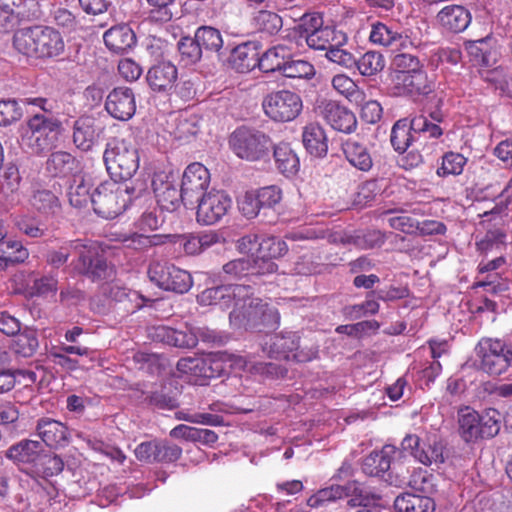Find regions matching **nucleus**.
Masks as SVG:
<instances>
[{"instance_id":"f257e3e1","label":"nucleus","mask_w":512,"mask_h":512,"mask_svg":"<svg viewBox=\"0 0 512 512\" xmlns=\"http://www.w3.org/2000/svg\"><path fill=\"white\" fill-rule=\"evenodd\" d=\"M250 290L245 285H226V297H233V310L230 312V324L236 328H275L279 316L275 309L268 308L258 298L249 296Z\"/></svg>"},{"instance_id":"09e8293b","label":"nucleus","mask_w":512,"mask_h":512,"mask_svg":"<svg viewBox=\"0 0 512 512\" xmlns=\"http://www.w3.org/2000/svg\"><path fill=\"white\" fill-rule=\"evenodd\" d=\"M0 253L4 255L11 264L23 263L29 257L28 249L19 240L6 239L0 242Z\"/></svg>"},{"instance_id":"bf43d9fd","label":"nucleus","mask_w":512,"mask_h":512,"mask_svg":"<svg viewBox=\"0 0 512 512\" xmlns=\"http://www.w3.org/2000/svg\"><path fill=\"white\" fill-rule=\"evenodd\" d=\"M149 5V18L155 22H168L173 17L175 0H146Z\"/></svg>"},{"instance_id":"5701e85b","label":"nucleus","mask_w":512,"mask_h":512,"mask_svg":"<svg viewBox=\"0 0 512 512\" xmlns=\"http://www.w3.org/2000/svg\"><path fill=\"white\" fill-rule=\"evenodd\" d=\"M322 115L334 130L351 133L356 129L357 120L355 115L336 102H327L323 106Z\"/></svg>"},{"instance_id":"13d9d810","label":"nucleus","mask_w":512,"mask_h":512,"mask_svg":"<svg viewBox=\"0 0 512 512\" xmlns=\"http://www.w3.org/2000/svg\"><path fill=\"white\" fill-rule=\"evenodd\" d=\"M256 26L259 30L269 35H274L280 31L283 26L282 18L275 12L261 10L255 17Z\"/></svg>"},{"instance_id":"f8f14e48","label":"nucleus","mask_w":512,"mask_h":512,"mask_svg":"<svg viewBox=\"0 0 512 512\" xmlns=\"http://www.w3.org/2000/svg\"><path fill=\"white\" fill-rule=\"evenodd\" d=\"M210 182V173L201 163L194 162L186 167L183 172L180 190L182 192V203L186 207L194 208L200 200L203 192Z\"/></svg>"},{"instance_id":"37998d69","label":"nucleus","mask_w":512,"mask_h":512,"mask_svg":"<svg viewBox=\"0 0 512 512\" xmlns=\"http://www.w3.org/2000/svg\"><path fill=\"white\" fill-rule=\"evenodd\" d=\"M274 159L281 173L293 175L298 171L299 159L288 144L281 143L274 147Z\"/></svg>"},{"instance_id":"7ed1b4c3","label":"nucleus","mask_w":512,"mask_h":512,"mask_svg":"<svg viewBox=\"0 0 512 512\" xmlns=\"http://www.w3.org/2000/svg\"><path fill=\"white\" fill-rule=\"evenodd\" d=\"M24 102L38 106L44 112L36 113L29 119L27 128L21 137V145L34 154L50 151L55 147L61 133V122L46 113V99L26 98Z\"/></svg>"},{"instance_id":"9b49d317","label":"nucleus","mask_w":512,"mask_h":512,"mask_svg":"<svg viewBox=\"0 0 512 512\" xmlns=\"http://www.w3.org/2000/svg\"><path fill=\"white\" fill-rule=\"evenodd\" d=\"M150 280L158 287L183 294L188 292L193 280L190 273L168 262H153L148 269Z\"/></svg>"},{"instance_id":"20e7f679","label":"nucleus","mask_w":512,"mask_h":512,"mask_svg":"<svg viewBox=\"0 0 512 512\" xmlns=\"http://www.w3.org/2000/svg\"><path fill=\"white\" fill-rule=\"evenodd\" d=\"M13 46L21 54L36 58H53L61 55L65 44L61 34L52 27L36 25L17 30Z\"/></svg>"},{"instance_id":"e2e57ef3","label":"nucleus","mask_w":512,"mask_h":512,"mask_svg":"<svg viewBox=\"0 0 512 512\" xmlns=\"http://www.w3.org/2000/svg\"><path fill=\"white\" fill-rule=\"evenodd\" d=\"M256 194L261 210L274 208L282 199L281 190L276 186L263 187Z\"/></svg>"},{"instance_id":"79ce46f5","label":"nucleus","mask_w":512,"mask_h":512,"mask_svg":"<svg viewBox=\"0 0 512 512\" xmlns=\"http://www.w3.org/2000/svg\"><path fill=\"white\" fill-rule=\"evenodd\" d=\"M30 204L35 210L44 215H55L61 208L58 197L46 189L34 190L30 198Z\"/></svg>"},{"instance_id":"3c124183","label":"nucleus","mask_w":512,"mask_h":512,"mask_svg":"<svg viewBox=\"0 0 512 512\" xmlns=\"http://www.w3.org/2000/svg\"><path fill=\"white\" fill-rule=\"evenodd\" d=\"M392 65L395 70L394 82L398 80L400 74H410L424 67L418 57L408 53L395 55Z\"/></svg>"},{"instance_id":"7c9ffc66","label":"nucleus","mask_w":512,"mask_h":512,"mask_svg":"<svg viewBox=\"0 0 512 512\" xmlns=\"http://www.w3.org/2000/svg\"><path fill=\"white\" fill-rule=\"evenodd\" d=\"M178 376L186 381L203 385L207 378V371L203 356L185 357L177 362Z\"/></svg>"},{"instance_id":"2f4dec72","label":"nucleus","mask_w":512,"mask_h":512,"mask_svg":"<svg viewBox=\"0 0 512 512\" xmlns=\"http://www.w3.org/2000/svg\"><path fill=\"white\" fill-rule=\"evenodd\" d=\"M345 158L354 168L367 172L373 166L372 156L364 143L357 140H347L342 144Z\"/></svg>"},{"instance_id":"f3484780","label":"nucleus","mask_w":512,"mask_h":512,"mask_svg":"<svg viewBox=\"0 0 512 512\" xmlns=\"http://www.w3.org/2000/svg\"><path fill=\"white\" fill-rule=\"evenodd\" d=\"M197 220L205 225L217 223L224 216V192L211 190L197 202Z\"/></svg>"},{"instance_id":"4d7b16f0","label":"nucleus","mask_w":512,"mask_h":512,"mask_svg":"<svg viewBox=\"0 0 512 512\" xmlns=\"http://www.w3.org/2000/svg\"><path fill=\"white\" fill-rule=\"evenodd\" d=\"M281 73L288 78L310 79L315 75V69L308 61L287 59Z\"/></svg>"},{"instance_id":"a211bd4d","label":"nucleus","mask_w":512,"mask_h":512,"mask_svg":"<svg viewBox=\"0 0 512 512\" xmlns=\"http://www.w3.org/2000/svg\"><path fill=\"white\" fill-rule=\"evenodd\" d=\"M36 431L42 441L51 448L65 447L70 441L68 428L62 422L52 418L39 419Z\"/></svg>"},{"instance_id":"4c0bfd02","label":"nucleus","mask_w":512,"mask_h":512,"mask_svg":"<svg viewBox=\"0 0 512 512\" xmlns=\"http://www.w3.org/2000/svg\"><path fill=\"white\" fill-rule=\"evenodd\" d=\"M394 507L398 512L435 511V503L430 497L410 493L398 495L394 500Z\"/></svg>"},{"instance_id":"6ab92c4d","label":"nucleus","mask_w":512,"mask_h":512,"mask_svg":"<svg viewBox=\"0 0 512 512\" xmlns=\"http://www.w3.org/2000/svg\"><path fill=\"white\" fill-rule=\"evenodd\" d=\"M152 337L157 341L179 348H193L198 343V332L191 327L176 330L164 325L156 326L153 328Z\"/></svg>"},{"instance_id":"a878e982","label":"nucleus","mask_w":512,"mask_h":512,"mask_svg":"<svg viewBox=\"0 0 512 512\" xmlns=\"http://www.w3.org/2000/svg\"><path fill=\"white\" fill-rule=\"evenodd\" d=\"M42 451L43 446L40 442L22 440L6 451V457L19 465H28L33 471Z\"/></svg>"},{"instance_id":"473e14b6","label":"nucleus","mask_w":512,"mask_h":512,"mask_svg":"<svg viewBox=\"0 0 512 512\" xmlns=\"http://www.w3.org/2000/svg\"><path fill=\"white\" fill-rule=\"evenodd\" d=\"M91 178L83 173L74 175L68 187V199L72 206L76 208L86 207L92 204V187Z\"/></svg>"},{"instance_id":"412c9836","label":"nucleus","mask_w":512,"mask_h":512,"mask_svg":"<svg viewBox=\"0 0 512 512\" xmlns=\"http://www.w3.org/2000/svg\"><path fill=\"white\" fill-rule=\"evenodd\" d=\"M395 86L403 94L410 96H426L434 90V83L428 78L424 67L410 74H400Z\"/></svg>"},{"instance_id":"a19ab883","label":"nucleus","mask_w":512,"mask_h":512,"mask_svg":"<svg viewBox=\"0 0 512 512\" xmlns=\"http://www.w3.org/2000/svg\"><path fill=\"white\" fill-rule=\"evenodd\" d=\"M415 459L426 466H431L433 464L438 466L444 463L443 443L438 441L436 438H428L427 442L421 443V450H417Z\"/></svg>"},{"instance_id":"c03bdc74","label":"nucleus","mask_w":512,"mask_h":512,"mask_svg":"<svg viewBox=\"0 0 512 512\" xmlns=\"http://www.w3.org/2000/svg\"><path fill=\"white\" fill-rule=\"evenodd\" d=\"M356 67L363 76H374L385 67V59L378 51H367L360 58H356Z\"/></svg>"},{"instance_id":"b1692460","label":"nucleus","mask_w":512,"mask_h":512,"mask_svg":"<svg viewBox=\"0 0 512 512\" xmlns=\"http://www.w3.org/2000/svg\"><path fill=\"white\" fill-rule=\"evenodd\" d=\"M178 78L176 66L170 61H162L152 66L147 73L149 86L155 91H169Z\"/></svg>"},{"instance_id":"1a4fd4ad","label":"nucleus","mask_w":512,"mask_h":512,"mask_svg":"<svg viewBox=\"0 0 512 512\" xmlns=\"http://www.w3.org/2000/svg\"><path fill=\"white\" fill-rule=\"evenodd\" d=\"M233 153L247 161H258L269 155L272 146L270 138L263 132L247 128H237L229 137Z\"/></svg>"},{"instance_id":"49530a36","label":"nucleus","mask_w":512,"mask_h":512,"mask_svg":"<svg viewBox=\"0 0 512 512\" xmlns=\"http://www.w3.org/2000/svg\"><path fill=\"white\" fill-rule=\"evenodd\" d=\"M466 163L467 158L462 154L450 151L443 155L441 166L437 169L436 173L440 177L460 175Z\"/></svg>"},{"instance_id":"6e6552de","label":"nucleus","mask_w":512,"mask_h":512,"mask_svg":"<svg viewBox=\"0 0 512 512\" xmlns=\"http://www.w3.org/2000/svg\"><path fill=\"white\" fill-rule=\"evenodd\" d=\"M475 354L480 369L490 376H500L512 368V347L502 339H480L475 347Z\"/></svg>"},{"instance_id":"4468645a","label":"nucleus","mask_w":512,"mask_h":512,"mask_svg":"<svg viewBox=\"0 0 512 512\" xmlns=\"http://www.w3.org/2000/svg\"><path fill=\"white\" fill-rule=\"evenodd\" d=\"M105 108L115 119L129 120L136 111L134 93L127 87L115 88L107 96Z\"/></svg>"},{"instance_id":"bb28decb","label":"nucleus","mask_w":512,"mask_h":512,"mask_svg":"<svg viewBox=\"0 0 512 512\" xmlns=\"http://www.w3.org/2000/svg\"><path fill=\"white\" fill-rule=\"evenodd\" d=\"M396 448L385 445L380 451L366 456L362 463V471L369 476L382 477L389 472Z\"/></svg>"},{"instance_id":"4be33fe9","label":"nucleus","mask_w":512,"mask_h":512,"mask_svg":"<svg viewBox=\"0 0 512 512\" xmlns=\"http://www.w3.org/2000/svg\"><path fill=\"white\" fill-rule=\"evenodd\" d=\"M362 494L363 490L356 481L349 482L344 486L331 485L317 491L308 499L307 504L312 508H319L349 495L362 496Z\"/></svg>"},{"instance_id":"c9c22d12","label":"nucleus","mask_w":512,"mask_h":512,"mask_svg":"<svg viewBox=\"0 0 512 512\" xmlns=\"http://www.w3.org/2000/svg\"><path fill=\"white\" fill-rule=\"evenodd\" d=\"M258 53L255 46L244 43L233 48L229 57V65L239 73L249 72L257 65Z\"/></svg>"},{"instance_id":"72a5a7b5","label":"nucleus","mask_w":512,"mask_h":512,"mask_svg":"<svg viewBox=\"0 0 512 512\" xmlns=\"http://www.w3.org/2000/svg\"><path fill=\"white\" fill-rule=\"evenodd\" d=\"M302 140L306 150L315 157H324L328 151L327 137L324 129L317 123L304 127Z\"/></svg>"},{"instance_id":"dca6fc26","label":"nucleus","mask_w":512,"mask_h":512,"mask_svg":"<svg viewBox=\"0 0 512 512\" xmlns=\"http://www.w3.org/2000/svg\"><path fill=\"white\" fill-rule=\"evenodd\" d=\"M272 345L282 353L293 352V358L298 362H307L316 358L318 349L315 346H302L297 332H286L273 337Z\"/></svg>"},{"instance_id":"9d476101","label":"nucleus","mask_w":512,"mask_h":512,"mask_svg":"<svg viewBox=\"0 0 512 512\" xmlns=\"http://www.w3.org/2000/svg\"><path fill=\"white\" fill-rule=\"evenodd\" d=\"M262 107L267 117L275 122H289L296 119L303 109L299 94L290 90H279L267 94Z\"/></svg>"},{"instance_id":"f03ea898","label":"nucleus","mask_w":512,"mask_h":512,"mask_svg":"<svg viewBox=\"0 0 512 512\" xmlns=\"http://www.w3.org/2000/svg\"><path fill=\"white\" fill-rule=\"evenodd\" d=\"M78 256L74 264L75 270L93 280L109 277L113 269L108 266L105 259L99 254L98 247L93 243L80 240L72 241L58 250H51L47 254V263L55 268L65 264L71 252Z\"/></svg>"},{"instance_id":"cd10ccee","label":"nucleus","mask_w":512,"mask_h":512,"mask_svg":"<svg viewBox=\"0 0 512 512\" xmlns=\"http://www.w3.org/2000/svg\"><path fill=\"white\" fill-rule=\"evenodd\" d=\"M307 45L314 50L328 51L333 45L346 44L348 37L330 26H322L304 38Z\"/></svg>"},{"instance_id":"58836bf2","label":"nucleus","mask_w":512,"mask_h":512,"mask_svg":"<svg viewBox=\"0 0 512 512\" xmlns=\"http://www.w3.org/2000/svg\"><path fill=\"white\" fill-rule=\"evenodd\" d=\"M290 57V50L285 45H276L268 49L262 57H258L257 65L265 73L282 72L286 60Z\"/></svg>"},{"instance_id":"774afa93","label":"nucleus","mask_w":512,"mask_h":512,"mask_svg":"<svg viewBox=\"0 0 512 512\" xmlns=\"http://www.w3.org/2000/svg\"><path fill=\"white\" fill-rule=\"evenodd\" d=\"M20 174L16 166H7L0 181L1 189L5 194H10L18 190L20 185Z\"/></svg>"},{"instance_id":"603ef678","label":"nucleus","mask_w":512,"mask_h":512,"mask_svg":"<svg viewBox=\"0 0 512 512\" xmlns=\"http://www.w3.org/2000/svg\"><path fill=\"white\" fill-rule=\"evenodd\" d=\"M75 164L74 157L67 152L58 151L51 154L47 161V169L55 176L66 175Z\"/></svg>"},{"instance_id":"aec40b11","label":"nucleus","mask_w":512,"mask_h":512,"mask_svg":"<svg viewBox=\"0 0 512 512\" xmlns=\"http://www.w3.org/2000/svg\"><path fill=\"white\" fill-rule=\"evenodd\" d=\"M436 19L447 32L461 33L465 31L471 23V14L468 9L461 5H447L437 14Z\"/></svg>"},{"instance_id":"c756f323","label":"nucleus","mask_w":512,"mask_h":512,"mask_svg":"<svg viewBox=\"0 0 512 512\" xmlns=\"http://www.w3.org/2000/svg\"><path fill=\"white\" fill-rule=\"evenodd\" d=\"M103 39L107 48L114 53H124L136 43L135 34L127 25L111 27L104 33Z\"/></svg>"},{"instance_id":"de8ad7c7","label":"nucleus","mask_w":512,"mask_h":512,"mask_svg":"<svg viewBox=\"0 0 512 512\" xmlns=\"http://www.w3.org/2000/svg\"><path fill=\"white\" fill-rule=\"evenodd\" d=\"M178 50L185 66L197 63L202 57V48L195 38L183 37L178 42Z\"/></svg>"},{"instance_id":"0eeeda50","label":"nucleus","mask_w":512,"mask_h":512,"mask_svg":"<svg viewBox=\"0 0 512 512\" xmlns=\"http://www.w3.org/2000/svg\"><path fill=\"white\" fill-rule=\"evenodd\" d=\"M500 413L494 408L486 409L482 414L470 407L458 411L459 434L467 443L495 437L500 431Z\"/></svg>"},{"instance_id":"6e6d98bb","label":"nucleus","mask_w":512,"mask_h":512,"mask_svg":"<svg viewBox=\"0 0 512 512\" xmlns=\"http://www.w3.org/2000/svg\"><path fill=\"white\" fill-rule=\"evenodd\" d=\"M195 39L201 48L204 47L207 50L219 51L223 43L220 31L208 26L198 28Z\"/></svg>"},{"instance_id":"2eb2a0df","label":"nucleus","mask_w":512,"mask_h":512,"mask_svg":"<svg viewBox=\"0 0 512 512\" xmlns=\"http://www.w3.org/2000/svg\"><path fill=\"white\" fill-rule=\"evenodd\" d=\"M153 189L157 202L163 209L174 210L182 202V192L172 174H157L153 179Z\"/></svg>"},{"instance_id":"e433bc0d","label":"nucleus","mask_w":512,"mask_h":512,"mask_svg":"<svg viewBox=\"0 0 512 512\" xmlns=\"http://www.w3.org/2000/svg\"><path fill=\"white\" fill-rule=\"evenodd\" d=\"M97 134L95 129V120L90 116L80 117L73 125V142L81 150H89Z\"/></svg>"},{"instance_id":"423d86ee","label":"nucleus","mask_w":512,"mask_h":512,"mask_svg":"<svg viewBox=\"0 0 512 512\" xmlns=\"http://www.w3.org/2000/svg\"><path fill=\"white\" fill-rule=\"evenodd\" d=\"M103 160L112 179L126 182L139 169V150L131 141L114 138L106 144Z\"/></svg>"},{"instance_id":"a18cd8bd","label":"nucleus","mask_w":512,"mask_h":512,"mask_svg":"<svg viewBox=\"0 0 512 512\" xmlns=\"http://www.w3.org/2000/svg\"><path fill=\"white\" fill-rule=\"evenodd\" d=\"M64 467L63 460L57 455L42 451L33 472L44 477H50L59 474Z\"/></svg>"},{"instance_id":"ea45409f","label":"nucleus","mask_w":512,"mask_h":512,"mask_svg":"<svg viewBox=\"0 0 512 512\" xmlns=\"http://www.w3.org/2000/svg\"><path fill=\"white\" fill-rule=\"evenodd\" d=\"M386 481L390 484L402 487L404 485L410 486L415 491H419L422 493L430 494L434 491V484L432 482V476L428 475L426 472L417 471L414 472L409 479L407 477H396L393 479L392 473L387 474Z\"/></svg>"},{"instance_id":"f704fd0d","label":"nucleus","mask_w":512,"mask_h":512,"mask_svg":"<svg viewBox=\"0 0 512 512\" xmlns=\"http://www.w3.org/2000/svg\"><path fill=\"white\" fill-rule=\"evenodd\" d=\"M407 36L382 22H375L371 26L369 40L376 45L397 48L403 46Z\"/></svg>"},{"instance_id":"0e129e2a","label":"nucleus","mask_w":512,"mask_h":512,"mask_svg":"<svg viewBox=\"0 0 512 512\" xmlns=\"http://www.w3.org/2000/svg\"><path fill=\"white\" fill-rule=\"evenodd\" d=\"M238 208L246 218L251 219L256 217L261 211L257 194L254 192H245V194L238 199Z\"/></svg>"},{"instance_id":"864d4df0","label":"nucleus","mask_w":512,"mask_h":512,"mask_svg":"<svg viewBox=\"0 0 512 512\" xmlns=\"http://www.w3.org/2000/svg\"><path fill=\"white\" fill-rule=\"evenodd\" d=\"M412 129L408 126L406 120L397 121L391 130L390 141L393 148L398 152H404L410 145Z\"/></svg>"},{"instance_id":"338daca9","label":"nucleus","mask_w":512,"mask_h":512,"mask_svg":"<svg viewBox=\"0 0 512 512\" xmlns=\"http://www.w3.org/2000/svg\"><path fill=\"white\" fill-rule=\"evenodd\" d=\"M22 111L15 100L0 101V126H6L17 121Z\"/></svg>"},{"instance_id":"39448f33","label":"nucleus","mask_w":512,"mask_h":512,"mask_svg":"<svg viewBox=\"0 0 512 512\" xmlns=\"http://www.w3.org/2000/svg\"><path fill=\"white\" fill-rule=\"evenodd\" d=\"M117 181L103 182L92 193L93 209L103 218L112 219L120 215L131 200L140 195V190L131 183Z\"/></svg>"},{"instance_id":"393cba45","label":"nucleus","mask_w":512,"mask_h":512,"mask_svg":"<svg viewBox=\"0 0 512 512\" xmlns=\"http://www.w3.org/2000/svg\"><path fill=\"white\" fill-rule=\"evenodd\" d=\"M12 227L17 234L30 239H39L48 235L49 229L38 216L22 212L12 216Z\"/></svg>"},{"instance_id":"8fccbe9b","label":"nucleus","mask_w":512,"mask_h":512,"mask_svg":"<svg viewBox=\"0 0 512 512\" xmlns=\"http://www.w3.org/2000/svg\"><path fill=\"white\" fill-rule=\"evenodd\" d=\"M345 44L333 45L326 53L325 57L332 63L339 65L340 67L351 70L357 65L356 56L344 48Z\"/></svg>"},{"instance_id":"680f3d73","label":"nucleus","mask_w":512,"mask_h":512,"mask_svg":"<svg viewBox=\"0 0 512 512\" xmlns=\"http://www.w3.org/2000/svg\"><path fill=\"white\" fill-rule=\"evenodd\" d=\"M323 18L317 12L305 13L299 19V24L294 28L300 37L305 38L306 35L316 31L323 26Z\"/></svg>"},{"instance_id":"ddd939ff","label":"nucleus","mask_w":512,"mask_h":512,"mask_svg":"<svg viewBox=\"0 0 512 512\" xmlns=\"http://www.w3.org/2000/svg\"><path fill=\"white\" fill-rule=\"evenodd\" d=\"M42 16L38 0H0V19L4 29L12 28L21 21H32Z\"/></svg>"},{"instance_id":"69168bd1","label":"nucleus","mask_w":512,"mask_h":512,"mask_svg":"<svg viewBox=\"0 0 512 512\" xmlns=\"http://www.w3.org/2000/svg\"><path fill=\"white\" fill-rule=\"evenodd\" d=\"M353 242L362 249H372L384 244L385 235L379 230H370L355 236Z\"/></svg>"},{"instance_id":"5fc2aeb1","label":"nucleus","mask_w":512,"mask_h":512,"mask_svg":"<svg viewBox=\"0 0 512 512\" xmlns=\"http://www.w3.org/2000/svg\"><path fill=\"white\" fill-rule=\"evenodd\" d=\"M38 339L34 331L19 333L13 341V350L20 356L31 357L38 348Z\"/></svg>"},{"instance_id":"052dcab7","label":"nucleus","mask_w":512,"mask_h":512,"mask_svg":"<svg viewBox=\"0 0 512 512\" xmlns=\"http://www.w3.org/2000/svg\"><path fill=\"white\" fill-rule=\"evenodd\" d=\"M288 250L286 242L274 236L263 239L258 248L259 254L273 259L283 257L287 254Z\"/></svg>"},{"instance_id":"c85d7f7f","label":"nucleus","mask_w":512,"mask_h":512,"mask_svg":"<svg viewBox=\"0 0 512 512\" xmlns=\"http://www.w3.org/2000/svg\"><path fill=\"white\" fill-rule=\"evenodd\" d=\"M445 115L440 110L429 113V116L419 115L412 118L410 128L415 134L423 135L425 138L437 139L443 134L440 126L444 122Z\"/></svg>"}]
</instances>
